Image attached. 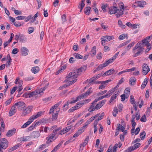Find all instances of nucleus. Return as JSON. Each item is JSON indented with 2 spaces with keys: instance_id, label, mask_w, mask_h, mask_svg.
<instances>
[{
  "instance_id": "1",
  "label": "nucleus",
  "mask_w": 152,
  "mask_h": 152,
  "mask_svg": "<svg viewBox=\"0 0 152 152\" xmlns=\"http://www.w3.org/2000/svg\"><path fill=\"white\" fill-rule=\"evenodd\" d=\"M86 70L85 67L84 66L79 69H76L70 72L68 74L69 75L70 79H77V78L83 72Z\"/></svg>"
},
{
  "instance_id": "8",
  "label": "nucleus",
  "mask_w": 152,
  "mask_h": 152,
  "mask_svg": "<svg viewBox=\"0 0 152 152\" xmlns=\"http://www.w3.org/2000/svg\"><path fill=\"white\" fill-rule=\"evenodd\" d=\"M14 105L17 106L19 110H22L24 107L26 106L25 103L22 101H20L15 103Z\"/></svg>"
},
{
  "instance_id": "11",
  "label": "nucleus",
  "mask_w": 152,
  "mask_h": 152,
  "mask_svg": "<svg viewBox=\"0 0 152 152\" xmlns=\"http://www.w3.org/2000/svg\"><path fill=\"white\" fill-rule=\"evenodd\" d=\"M95 76L89 79H87L86 80V82H88V85L95 84V81L97 80Z\"/></svg>"
},
{
  "instance_id": "16",
  "label": "nucleus",
  "mask_w": 152,
  "mask_h": 152,
  "mask_svg": "<svg viewBox=\"0 0 152 152\" xmlns=\"http://www.w3.org/2000/svg\"><path fill=\"white\" fill-rule=\"evenodd\" d=\"M40 136V134L38 131H34L31 134V136L33 138H37Z\"/></svg>"
},
{
  "instance_id": "60",
  "label": "nucleus",
  "mask_w": 152,
  "mask_h": 152,
  "mask_svg": "<svg viewBox=\"0 0 152 152\" xmlns=\"http://www.w3.org/2000/svg\"><path fill=\"white\" fill-rule=\"evenodd\" d=\"M63 23L65 22L66 21V16L65 15H63L61 17Z\"/></svg>"
},
{
  "instance_id": "24",
  "label": "nucleus",
  "mask_w": 152,
  "mask_h": 152,
  "mask_svg": "<svg viewBox=\"0 0 152 152\" xmlns=\"http://www.w3.org/2000/svg\"><path fill=\"white\" fill-rule=\"evenodd\" d=\"M137 3H138L137 6L140 7H143L144 5L146 4L145 1H138Z\"/></svg>"
},
{
  "instance_id": "21",
  "label": "nucleus",
  "mask_w": 152,
  "mask_h": 152,
  "mask_svg": "<svg viewBox=\"0 0 152 152\" xmlns=\"http://www.w3.org/2000/svg\"><path fill=\"white\" fill-rule=\"evenodd\" d=\"M22 54L24 56H26L28 54V49L26 48L23 47L21 49Z\"/></svg>"
},
{
  "instance_id": "45",
  "label": "nucleus",
  "mask_w": 152,
  "mask_h": 152,
  "mask_svg": "<svg viewBox=\"0 0 152 152\" xmlns=\"http://www.w3.org/2000/svg\"><path fill=\"white\" fill-rule=\"evenodd\" d=\"M30 124V121H27L22 126L21 128H26Z\"/></svg>"
},
{
  "instance_id": "58",
  "label": "nucleus",
  "mask_w": 152,
  "mask_h": 152,
  "mask_svg": "<svg viewBox=\"0 0 152 152\" xmlns=\"http://www.w3.org/2000/svg\"><path fill=\"white\" fill-rule=\"evenodd\" d=\"M151 37L149 36L146 37L145 38L142 40V43L144 45L145 43V41H147V40L150 39Z\"/></svg>"
},
{
  "instance_id": "2",
  "label": "nucleus",
  "mask_w": 152,
  "mask_h": 152,
  "mask_svg": "<svg viewBox=\"0 0 152 152\" xmlns=\"http://www.w3.org/2000/svg\"><path fill=\"white\" fill-rule=\"evenodd\" d=\"M0 152H3V149H5L8 146V142L6 139L2 138L0 140Z\"/></svg>"
},
{
  "instance_id": "43",
  "label": "nucleus",
  "mask_w": 152,
  "mask_h": 152,
  "mask_svg": "<svg viewBox=\"0 0 152 152\" xmlns=\"http://www.w3.org/2000/svg\"><path fill=\"white\" fill-rule=\"evenodd\" d=\"M91 89L92 88L91 87L90 88H89L86 91V97L92 93L93 91L91 90Z\"/></svg>"
},
{
  "instance_id": "5",
  "label": "nucleus",
  "mask_w": 152,
  "mask_h": 152,
  "mask_svg": "<svg viewBox=\"0 0 152 152\" xmlns=\"http://www.w3.org/2000/svg\"><path fill=\"white\" fill-rule=\"evenodd\" d=\"M114 37L113 36H104L102 37L101 38V40H102V44H103V41L104 42H108L111 40L114 39Z\"/></svg>"
},
{
  "instance_id": "40",
  "label": "nucleus",
  "mask_w": 152,
  "mask_h": 152,
  "mask_svg": "<svg viewBox=\"0 0 152 152\" xmlns=\"http://www.w3.org/2000/svg\"><path fill=\"white\" fill-rule=\"evenodd\" d=\"M117 96V94H115V95H113L111 96V99H110L109 103H111V102H112L116 98Z\"/></svg>"
},
{
  "instance_id": "41",
  "label": "nucleus",
  "mask_w": 152,
  "mask_h": 152,
  "mask_svg": "<svg viewBox=\"0 0 152 152\" xmlns=\"http://www.w3.org/2000/svg\"><path fill=\"white\" fill-rule=\"evenodd\" d=\"M119 6L120 8V9L122 10H125V7H124V5L123 3L122 2H120L119 4Z\"/></svg>"
},
{
  "instance_id": "44",
  "label": "nucleus",
  "mask_w": 152,
  "mask_h": 152,
  "mask_svg": "<svg viewBox=\"0 0 152 152\" xmlns=\"http://www.w3.org/2000/svg\"><path fill=\"white\" fill-rule=\"evenodd\" d=\"M39 122H37L35 124H33L31 126H30L28 128V130H32L34 128H35V126H36L38 124V123Z\"/></svg>"
},
{
  "instance_id": "28",
  "label": "nucleus",
  "mask_w": 152,
  "mask_h": 152,
  "mask_svg": "<svg viewBox=\"0 0 152 152\" xmlns=\"http://www.w3.org/2000/svg\"><path fill=\"white\" fill-rule=\"evenodd\" d=\"M19 84L18 87L19 88V90L18 91L19 93H20L21 90H22L23 88H22V85L23 84V81L20 80L18 83Z\"/></svg>"
},
{
  "instance_id": "59",
  "label": "nucleus",
  "mask_w": 152,
  "mask_h": 152,
  "mask_svg": "<svg viewBox=\"0 0 152 152\" xmlns=\"http://www.w3.org/2000/svg\"><path fill=\"white\" fill-rule=\"evenodd\" d=\"M125 38V34H123L121 35H120L118 38V39L120 40H121L124 39Z\"/></svg>"
},
{
  "instance_id": "49",
  "label": "nucleus",
  "mask_w": 152,
  "mask_h": 152,
  "mask_svg": "<svg viewBox=\"0 0 152 152\" xmlns=\"http://www.w3.org/2000/svg\"><path fill=\"white\" fill-rule=\"evenodd\" d=\"M140 121L142 122H145L146 121V116L145 114L140 119Z\"/></svg>"
},
{
  "instance_id": "54",
  "label": "nucleus",
  "mask_w": 152,
  "mask_h": 152,
  "mask_svg": "<svg viewBox=\"0 0 152 152\" xmlns=\"http://www.w3.org/2000/svg\"><path fill=\"white\" fill-rule=\"evenodd\" d=\"M91 9V8L90 7H86V15H89L90 14L89 12Z\"/></svg>"
},
{
  "instance_id": "20",
  "label": "nucleus",
  "mask_w": 152,
  "mask_h": 152,
  "mask_svg": "<svg viewBox=\"0 0 152 152\" xmlns=\"http://www.w3.org/2000/svg\"><path fill=\"white\" fill-rule=\"evenodd\" d=\"M99 100V99H96L92 103V105H91L89 109H88V110L90 112L94 111L95 110V108H94V104L96 102Z\"/></svg>"
},
{
  "instance_id": "9",
  "label": "nucleus",
  "mask_w": 152,
  "mask_h": 152,
  "mask_svg": "<svg viewBox=\"0 0 152 152\" xmlns=\"http://www.w3.org/2000/svg\"><path fill=\"white\" fill-rule=\"evenodd\" d=\"M85 96L86 93H84L83 94L78 96L77 97H76V99H75V100L71 101L70 103V104H73L74 103H75L77 101H80L81 99H83L84 98V97Z\"/></svg>"
},
{
  "instance_id": "7",
  "label": "nucleus",
  "mask_w": 152,
  "mask_h": 152,
  "mask_svg": "<svg viewBox=\"0 0 152 152\" xmlns=\"http://www.w3.org/2000/svg\"><path fill=\"white\" fill-rule=\"evenodd\" d=\"M55 135L53 134H51L47 137L46 139L47 140L46 143L47 144H48L52 142L53 140L56 139V137H55Z\"/></svg>"
},
{
  "instance_id": "25",
  "label": "nucleus",
  "mask_w": 152,
  "mask_h": 152,
  "mask_svg": "<svg viewBox=\"0 0 152 152\" xmlns=\"http://www.w3.org/2000/svg\"><path fill=\"white\" fill-rule=\"evenodd\" d=\"M39 68L38 66L34 67L31 69L32 72L35 74L37 73L39 71Z\"/></svg>"
},
{
  "instance_id": "4",
  "label": "nucleus",
  "mask_w": 152,
  "mask_h": 152,
  "mask_svg": "<svg viewBox=\"0 0 152 152\" xmlns=\"http://www.w3.org/2000/svg\"><path fill=\"white\" fill-rule=\"evenodd\" d=\"M143 44L140 42L137 43L133 49V52L138 51L140 50H144V49L143 48Z\"/></svg>"
},
{
  "instance_id": "10",
  "label": "nucleus",
  "mask_w": 152,
  "mask_h": 152,
  "mask_svg": "<svg viewBox=\"0 0 152 152\" xmlns=\"http://www.w3.org/2000/svg\"><path fill=\"white\" fill-rule=\"evenodd\" d=\"M33 107L31 106H29L26 107L23 110L22 113V115L25 116L29 114L32 110Z\"/></svg>"
},
{
  "instance_id": "37",
  "label": "nucleus",
  "mask_w": 152,
  "mask_h": 152,
  "mask_svg": "<svg viewBox=\"0 0 152 152\" xmlns=\"http://www.w3.org/2000/svg\"><path fill=\"white\" fill-rule=\"evenodd\" d=\"M30 139V137L28 136L25 137H22L21 138V140L23 141H28Z\"/></svg>"
},
{
  "instance_id": "39",
  "label": "nucleus",
  "mask_w": 152,
  "mask_h": 152,
  "mask_svg": "<svg viewBox=\"0 0 152 152\" xmlns=\"http://www.w3.org/2000/svg\"><path fill=\"white\" fill-rule=\"evenodd\" d=\"M69 104V102H67L66 104H65L63 107V110L64 111H66L68 108V105Z\"/></svg>"
},
{
  "instance_id": "32",
  "label": "nucleus",
  "mask_w": 152,
  "mask_h": 152,
  "mask_svg": "<svg viewBox=\"0 0 152 152\" xmlns=\"http://www.w3.org/2000/svg\"><path fill=\"white\" fill-rule=\"evenodd\" d=\"M73 55L75 58L78 59H81L83 58V56H81V55L78 53H74Z\"/></svg>"
},
{
  "instance_id": "48",
  "label": "nucleus",
  "mask_w": 152,
  "mask_h": 152,
  "mask_svg": "<svg viewBox=\"0 0 152 152\" xmlns=\"http://www.w3.org/2000/svg\"><path fill=\"white\" fill-rule=\"evenodd\" d=\"M102 106L103 104H101L99 102L98 103L96 104V106L95 107H94V108H95V109H99L102 107Z\"/></svg>"
},
{
  "instance_id": "23",
  "label": "nucleus",
  "mask_w": 152,
  "mask_h": 152,
  "mask_svg": "<svg viewBox=\"0 0 152 152\" xmlns=\"http://www.w3.org/2000/svg\"><path fill=\"white\" fill-rule=\"evenodd\" d=\"M136 78L134 77H132L129 79L130 85L132 86L135 84Z\"/></svg>"
},
{
  "instance_id": "47",
  "label": "nucleus",
  "mask_w": 152,
  "mask_h": 152,
  "mask_svg": "<svg viewBox=\"0 0 152 152\" xmlns=\"http://www.w3.org/2000/svg\"><path fill=\"white\" fill-rule=\"evenodd\" d=\"M36 118L35 117L34 115H32L31 116L30 118L28 121H30V124H31V123H32L33 121L34 120V119H36Z\"/></svg>"
},
{
  "instance_id": "46",
  "label": "nucleus",
  "mask_w": 152,
  "mask_h": 152,
  "mask_svg": "<svg viewBox=\"0 0 152 152\" xmlns=\"http://www.w3.org/2000/svg\"><path fill=\"white\" fill-rule=\"evenodd\" d=\"M134 150V147L133 146H130L128 148L125 150L126 152H131V151H132L133 150Z\"/></svg>"
},
{
  "instance_id": "22",
  "label": "nucleus",
  "mask_w": 152,
  "mask_h": 152,
  "mask_svg": "<svg viewBox=\"0 0 152 152\" xmlns=\"http://www.w3.org/2000/svg\"><path fill=\"white\" fill-rule=\"evenodd\" d=\"M85 0H82L80 3L79 4V6L78 7L80 9V12H81L83 9V8L84 7L85 4L84 3V1Z\"/></svg>"
},
{
  "instance_id": "35",
  "label": "nucleus",
  "mask_w": 152,
  "mask_h": 152,
  "mask_svg": "<svg viewBox=\"0 0 152 152\" xmlns=\"http://www.w3.org/2000/svg\"><path fill=\"white\" fill-rule=\"evenodd\" d=\"M85 127L86 125L84 124V126L77 131L78 132H79V133L81 134L83 132L85 131Z\"/></svg>"
},
{
  "instance_id": "31",
  "label": "nucleus",
  "mask_w": 152,
  "mask_h": 152,
  "mask_svg": "<svg viewBox=\"0 0 152 152\" xmlns=\"http://www.w3.org/2000/svg\"><path fill=\"white\" fill-rule=\"evenodd\" d=\"M96 47L95 46L93 47L92 48L91 53L92 56H94L95 55L96 51Z\"/></svg>"
},
{
  "instance_id": "34",
  "label": "nucleus",
  "mask_w": 152,
  "mask_h": 152,
  "mask_svg": "<svg viewBox=\"0 0 152 152\" xmlns=\"http://www.w3.org/2000/svg\"><path fill=\"white\" fill-rule=\"evenodd\" d=\"M37 94V92L36 91H34L31 92V93H28V97L29 98H31Z\"/></svg>"
},
{
  "instance_id": "18",
  "label": "nucleus",
  "mask_w": 152,
  "mask_h": 152,
  "mask_svg": "<svg viewBox=\"0 0 152 152\" xmlns=\"http://www.w3.org/2000/svg\"><path fill=\"white\" fill-rule=\"evenodd\" d=\"M61 101H60L57 102L56 104L54 105V106L52 107L50 110L49 113H51L53 112L55 109H56L61 104Z\"/></svg>"
},
{
  "instance_id": "15",
  "label": "nucleus",
  "mask_w": 152,
  "mask_h": 152,
  "mask_svg": "<svg viewBox=\"0 0 152 152\" xmlns=\"http://www.w3.org/2000/svg\"><path fill=\"white\" fill-rule=\"evenodd\" d=\"M16 112V109L15 105L12 106L9 112V115L11 116L14 114Z\"/></svg>"
},
{
  "instance_id": "27",
  "label": "nucleus",
  "mask_w": 152,
  "mask_h": 152,
  "mask_svg": "<svg viewBox=\"0 0 152 152\" xmlns=\"http://www.w3.org/2000/svg\"><path fill=\"white\" fill-rule=\"evenodd\" d=\"M63 142H61V143L58 144L56 146L53 150L51 152H56L58 149L59 147L61 146Z\"/></svg>"
},
{
  "instance_id": "3",
  "label": "nucleus",
  "mask_w": 152,
  "mask_h": 152,
  "mask_svg": "<svg viewBox=\"0 0 152 152\" xmlns=\"http://www.w3.org/2000/svg\"><path fill=\"white\" fill-rule=\"evenodd\" d=\"M69 77V75L68 74L67 76L66 77L65 80L64 81V83L67 82L69 81V83L67 85L64 84L62 86H63V88H65L67 86H69L70 85L75 83L77 81V79H71H71H70V78Z\"/></svg>"
},
{
  "instance_id": "26",
  "label": "nucleus",
  "mask_w": 152,
  "mask_h": 152,
  "mask_svg": "<svg viewBox=\"0 0 152 152\" xmlns=\"http://www.w3.org/2000/svg\"><path fill=\"white\" fill-rule=\"evenodd\" d=\"M117 130L118 131L121 130L122 132H124L125 130V128L120 124H118L117 125Z\"/></svg>"
},
{
  "instance_id": "30",
  "label": "nucleus",
  "mask_w": 152,
  "mask_h": 152,
  "mask_svg": "<svg viewBox=\"0 0 152 152\" xmlns=\"http://www.w3.org/2000/svg\"><path fill=\"white\" fill-rule=\"evenodd\" d=\"M144 51V50L139 51H138L135 52H133L134 53V55L133 56L134 57H136L138 56L140 54H142V53Z\"/></svg>"
},
{
  "instance_id": "61",
  "label": "nucleus",
  "mask_w": 152,
  "mask_h": 152,
  "mask_svg": "<svg viewBox=\"0 0 152 152\" xmlns=\"http://www.w3.org/2000/svg\"><path fill=\"white\" fill-rule=\"evenodd\" d=\"M107 4H106L104 5H103L102 7V9L103 10L104 12H106V7H107Z\"/></svg>"
},
{
  "instance_id": "62",
  "label": "nucleus",
  "mask_w": 152,
  "mask_h": 152,
  "mask_svg": "<svg viewBox=\"0 0 152 152\" xmlns=\"http://www.w3.org/2000/svg\"><path fill=\"white\" fill-rule=\"evenodd\" d=\"M123 108V106L122 104H120L118 105V108L119 111L121 112Z\"/></svg>"
},
{
  "instance_id": "33",
  "label": "nucleus",
  "mask_w": 152,
  "mask_h": 152,
  "mask_svg": "<svg viewBox=\"0 0 152 152\" xmlns=\"http://www.w3.org/2000/svg\"><path fill=\"white\" fill-rule=\"evenodd\" d=\"M44 111H41L38 112L36 115H34L36 118H37L43 115Z\"/></svg>"
},
{
  "instance_id": "52",
  "label": "nucleus",
  "mask_w": 152,
  "mask_h": 152,
  "mask_svg": "<svg viewBox=\"0 0 152 152\" xmlns=\"http://www.w3.org/2000/svg\"><path fill=\"white\" fill-rule=\"evenodd\" d=\"M19 51L18 49L17 48H15L13 49L12 52V53L13 54H17Z\"/></svg>"
},
{
  "instance_id": "51",
  "label": "nucleus",
  "mask_w": 152,
  "mask_h": 152,
  "mask_svg": "<svg viewBox=\"0 0 152 152\" xmlns=\"http://www.w3.org/2000/svg\"><path fill=\"white\" fill-rule=\"evenodd\" d=\"M34 29L33 27H30L28 28V33L29 34H31L34 31Z\"/></svg>"
},
{
  "instance_id": "57",
  "label": "nucleus",
  "mask_w": 152,
  "mask_h": 152,
  "mask_svg": "<svg viewBox=\"0 0 152 152\" xmlns=\"http://www.w3.org/2000/svg\"><path fill=\"white\" fill-rule=\"evenodd\" d=\"M114 70L113 69H111L110 70H109L107 71V72L108 73L110 74V75L112 74H113L115 72Z\"/></svg>"
},
{
  "instance_id": "19",
  "label": "nucleus",
  "mask_w": 152,
  "mask_h": 152,
  "mask_svg": "<svg viewBox=\"0 0 152 152\" xmlns=\"http://www.w3.org/2000/svg\"><path fill=\"white\" fill-rule=\"evenodd\" d=\"M16 130L15 129H12L9 130L7 133V136L8 137H10L13 135L15 133Z\"/></svg>"
},
{
  "instance_id": "64",
  "label": "nucleus",
  "mask_w": 152,
  "mask_h": 152,
  "mask_svg": "<svg viewBox=\"0 0 152 152\" xmlns=\"http://www.w3.org/2000/svg\"><path fill=\"white\" fill-rule=\"evenodd\" d=\"M76 60L75 58L72 57L70 58L69 59V62L70 63H72L75 61Z\"/></svg>"
},
{
  "instance_id": "14",
  "label": "nucleus",
  "mask_w": 152,
  "mask_h": 152,
  "mask_svg": "<svg viewBox=\"0 0 152 152\" xmlns=\"http://www.w3.org/2000/svg\"><path fill=\"white\" fill-rule=\"evenodd\" d=\"M120 9H117V11L116 12V16L117 18H119L124 14V11Z\"/></svg>"
},
{
  "instance_id": "38",
  "label": "nucleus",
  "mask_w": 152,
  "mask_h": 152,
  "mask_svg": "<svg viewBox=\"0 0 152 152\" xmlns=\"http://www.w3.org/2000/svg\"><path fill=\"white\" fill-rule=\"evenodd\" d=\"M145 135L146 133L145 131H143L140 134V136L142 140H143L144 139Z\"/></svg>"
},
{
  "instance_id": "12",
  "label": "nucleus",
  "mask_w": 152,
  "mask_h": 152,
  "mask_svg": "<svg viewBox=\"0 0 152 152\" xmlns=\"http://www.w3.org/2000/svg\"><path fill=\"white\" fill-rule=\"evenodd\" d=\"M111 80H108L105 81H103V83H102L99 86V89H101L102 88H104L107 85L106 84L111 82Z\"/></svg>"
},
{
  "instance_id": "17",
  "label": "nucleus",
  "mask_w": 152,
  "mask_h": 152,
  "mask_svg": "<svg viewBox=\"0 0 152 152\" xmlns=\"http://www.w3.org/2000/svg\"><path fill=\"white\" fill-rule=\"evenodd\" d=\"M105 64L104 63H103L102 64H100L97 68L94 71V73H95L97 71H98L102 69L104 67L106 66Z\"/></svg>"
},
{
  "instance_id": "56",
  "label": "nucleus",
  "mask_w": 152,
  "mask_h": 152,
  "mask_svg": "<svg viewBox=\"0 0 152 152\" xmlns=\"http://www.w3.org/2000/svg\"><path fill=\"white\" fill-rule=\"evenodd\" d=\"M16 18L18 20H23L25 19V17L23 16H18L16 17Z\"/></svg>"
},
{
  "instance_id": "55",
  "label": "nucleus",
  "mask_w": 152,
  "mask_h": 152,
  "mask_svg": "<svg viewBox=\"0 0 152 152\" xmlns=\"http://www.w3.org/2000/svg\"><path fill=\"white\" fill-rule=\"evenodd\" d=\"M86 144L84 142L83 144H81L80 145V151H82L83 150L84 147L85 146Z\"/></svg>"
},
{
  "instance_id": "63",
  "label": "nucleus",
  "mask_w": 152,
  "mask_h": 152,
  "mask_svg": "<svg viewBox=\"0 0 152 152\" xmlns=\"http://www.w3.org/2000/svg\"><path fill=\"white\" fill-rule=\"evenodd\" d=\"M118 146V144H115L113 147V152H116V150Z\"/></svg>"
},
{
  "instance_id": "6",
  "label": "nucleus",
  "mask_w": 152,
  "mask_h": 152,
  "mask_svg": "<svg viewBox=\"0 0 152 152\" xmlns=\"http://www.w3.org/2000/svg\"><path fill=\"white\" fill-rule=\"evenodd\" d=\"M148 66L146 64H144L142 67V72L143 74L146 75L150 71Z\"/></svg>"
},
{
  "instance_id": "29",
  "label": "nucleus",
  "mask_w": 152,
  "mask_h": 152,
  "mask_svg": "<svg viewBox=\"0 0 152 152\" xmlns=\"http://www.w3.org/2000/svg\"><path fill=\"white\" fill-rule=\"evenodd\" d=\"M118 111L117 107H114L113 111V116L115 117L117 115V114L118 113Z\"/></svg>"
},
{
  "instance_id": "36",
  "label": "nucleus",
  "mask_w": 152,
  "mask_h": 152,
  "mask_svg": "<svg viewBox=\"0 0 152 152\" xmlns=\"http://www.w3.org/2000/svg\"><path fill=\"white\" fill-rule=\"evenodd\" d=\"M114 60L113 59V58H112L110 59H109L108 60L106 61L104 63L106 65V66H107L110 64L112 63Z\"/></svg>"
},
{
  "instance_id": "50",
  "label": "nucleus",
  "mask_w": 152,
  "mask_h": 152,
  "mask_svg": "<svg viewBox=\"0 0 152 152\" xmlns=\"http://www.w3.org/2000/svg\"><path fill=\"white\" fill-rule=\"evenodd\" d=\"M72 125H70L69 126L67 127L66 128H64V130H65V132H67L69 130H70L72 127Z\"/></svg>"
},
{
  "instance_id": "13",
  "label": "nucleus",
  "mask_w": 152,
  "mask_h": 152,
  "mask_svg": "<svg viewBox=\"0 0 152 152\" xmlns=\"http://www.w3.org/2000/svg\"><path fill=\"white\" fill-rule=\"evenodd\" d=\"M117 11V7L115 6H113L110 9L109 13L111 15L115 14Z\"/></svg>"
},
{
  "instance_id": "53",
  "label": "nucleus",
  "mask_w": 152,
  "mask_h": 152,
  "mask_svg": "<svg viewBox=\"0 0 152 152\" xmlns=\"http://www.w3.org/2000/svg\"><path fill=\"white\" fill-rule=\"evenodd\" d=\"M140 145V144L139 143H137L135 144L134 145V150L137 149L139 148Z\"/></svg>"
},
{
  "instance_id": "42",
  "label": "nucleus",
  "mask_w": 152,
  "mask_h": 152,
  "mask_svg": "<svg viewBox=\"0 0 152 152\" xmlns=\"http://www.w3.org/2000/svg\"><path fill=\"white\" fill-rule=\"evenodd\" d=\"M130 101L132 104H133L135 102L134 97L132 95H131L130 96Z\"/></svg>"
}]
</instances>
